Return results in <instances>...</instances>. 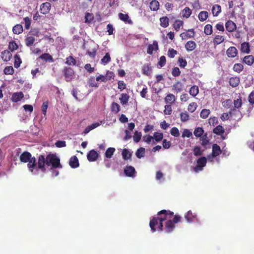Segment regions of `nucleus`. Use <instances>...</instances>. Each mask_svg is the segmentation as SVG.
Wrapping results in <instances>:
<instances>
[{
  "mask_svg": "<svg viewBox=\"0 0 254 254\" xmlns=\"http://www.w3.org/2000/svg\"><path fill=\"white\" fill-rule=\"evenodd\" d=\"M203 133L204 130L200 127L196 128L193 131L194 135L197 137H201Z\"/></svg>",
  "mask_w": 254,
  "mask_h": 254,
  "instance_id": "obj_31",
  "label": "nucleus"
},
{
  "mask_svg": "<svg viewBox=\"0 0 254 254\" xmlns=\"http://www.w3.org/2000/svg\"><path fill=\"white\" fill-rule=\"evenodd\" d=\"M35 41V38L33 36H28L25 39L26 45L29 47L33 44Z\"/></svg>",
  "mask_w": 254,
  "mask_h": 254,
  "instance_id": "obj_41",
  "label": "nucleus"
},
{
  "mask_svg": "<svg viewBox=\"0 0 254 254\" xmlns=\"http://www.w3.org/2000/svg\"><path fill=\"white\" fill-rule=\"evenodd\" d=\"M226 30L229 32H233L236 29V24L231 20L228 21L225 24Z\"/></svg>",
  "mask_w": 254,
  "mask_h": 254,
  "instance_id": "obj_11",
  "label": "nucleus"
},
{
  "mask_svg": "<svg viewBox=\"0 0 254 254\" xmlns=\"http://www.w3.org/2000/svg\"><path fill=\"white\" fill-rule=\"evenodd\" d=\"M229 114L234 118V119L237 121H240L242 118L243 115L241 112L239 110H237L235 109H233L230 110Z\"/></svg>",
  "mask_w": 254,
  "mask_h": 254,
  "instance_id": "obj_6",
  "label": "nucleus"
},
{
  "mask_svg": "<svg viewBox=\"0 0 254 254\" xmlns=\"http://www.w3.org/2000/svg\"><path fill=\"white\" fill-rule=\"evenodd\" d=\"M163 133L155 132L153 135V138H154L156 142L161 141L163 138Z\"/></svg>",
  "mask_w": 254,
  "mask_h": 254,
  "instance_id": "obj_50",
  "label": "nucleus"
},
{
  "mask_svg": "<svg viewBox=\"0 0 254 254\" xmlns=\"http://www.w3.org/2000/svg\"><path fill=\"white\" fill-rule=\"evenodd\" d=\"M69 165L72 168H75L79 166L78 160H69Z\"/></svg>",
  "mask_w": 254,
  "mask_h": 254,
  "instance_id": "obj_52",
  "label": "nucleus"
},
{
  "mask_svg": "<svg viewBox=\"0 0 254 254\" xmlns=\"http://www.w3.org/2000/svg\"><path fill=\"white\" fill-rule=\"evenodd\" d=\"M187 51H192L196 48V44L194 41H189L185 45Z\"/></svg>",
  "mask_w": 254,
  "mask_h": 254,
  "instance_id": "obj_15",
  "label": "nucleus"
},
{
  "mask_svg": "<svg viewBox=\"0 0 254 254\" xmlns=\"http://www.w3.org/2000/svg\"><path fill=\"white\" fill-rule=\"evenodd\" d=\"M14 66L15 68H18L20 66V64L22 63L21 60L20 58V56L17 54H16L14 57Z\"/></svg>",
  "mask_w": 254,
  "mask_h": 254,
  "instance_id": "obj_34",
  "label": "nucleus"
},
{
  "mask_svg": "<svg viewBox=\"0 0 254 254\" xmlns=\"http://www.w3.org/2000/svg\"><path fill=\"white\" fill-rule=\"evenodd\" d=\"M20 160L22 162H28V167L33 172V169H41L42 171L45 170V165L48 166H51V169L61 167L60 164V160Z\"/></svg>",
  "mask_w": 254,
  "mask_h": 254,
  "instance_id": "obj_2",
  "label": "nucleus"
},
{
  "mask_svg": "<svg viewBox=\"0 0 254 254\" xmlns=\"http://www.w3.org/2000/svg\"><path fill=\"white\" fill-rule=\"evenodd\" d=\"M182 217L169 210L163 209L158 212L157 215L150 220L149 226L151 231L154 232L156 228L165 233H169L173 232L175 228V224L181 221Z\"/></svg>",
  "mask_w": 254,
  "mask_h": 254,
  "instance_id": "obj_1",
  "label": "nucleus"
},
{
  "mask_svg": "<svg viewBox=\"0 0 254 254\" xmlns=\"http://www.w3.org/2000/svg\"><path fill=\"white\" fill-rule=\"evenodd\" d=\"M160 25L166 28L169 25V18L167 16H164L161 17L160 18Z\"/></svg>",
  "mask_w": 254,
  "mask_h": 254,
  "instance_id": "obj_26",
  "label": "nucleus"
},
{
  "mask_svg": "<svg viewBox=\"0 0 254 254\" xmlns=\"http://www.w3.org/2000/svg\"><path fill=\"white\" fill-rule=\"evenodd\" d=\"M87 82L91 87H98L99 86L98 83L95 82L94 77H90L88 80Z\"/></svg>",
  "mask_w": 254,
  "mask_h": 254,
  "instance_id": "obj_37",
  "label": "nucleus"
},
{
  "mask_svg": "<svg viewBox=\"0 0 254 254\" xmlns=\"http://www.w3.org/2000/svg\"><path fill=\"white\" fill-rule=\"evenodd\" d=\"M115 151V148L113 147H110L108 148L105 152V156L107 158H110L114 152Z\"/></svg>",
  "mask_w": 254,
  "mask_h": 254,
  "instance_id": "obj_44",
  "label": "nucleus"
},
{
  "mask_svg": "<svg viewBox=\"0 0 254 254\" xmlns=\"http://www.w3.org/2000/svg\"><path fill=\"white\" fill-rule=\"evenodd\" d=\"M12 31L14 34H19L23 31V27L21 24H16L13 27Z\"/></svg>",
  "mask_w": 254,
  "mask_h": 254,
  "instance_id": "obj_24",
  "label": "nucleus"
},
{
  "mask_svg": "<svg viewBox=\"0 0 254 254\" xmlns=\"http://www.w3.org/2000/svg\"><path fill=\"white\" fill-rule=\"evenodd\" d=\"M132 152L127 149H124L123 150L122 154L123 159H130L131 157Z\"/></svg>",
  "mask_w": 254,
  "mask_h": 254,
  "instance_id": "obj_27",
  "label": "nucleus"
},
{
  "mask_svg": "<svg viewBox=\"0 0 254 254\" xmlns=\"http://www.w3.org/2000/svg\"><path fill=\"white\" fill-rule=\"evenodd\" d=\"M24 97V95L22 92H16L14 93L12 95V101L14 102H17L20 101Z\"/></svg>",
  "mask_w": 254,
  "mask_h": 254,
  "instance_id": "obj_14",
  "label": "nucleus"
},
{
  "mask_svg": "<svg viewBox=\"0 0 254 254\" xmlns=\"http://www.w3.org/2000/svg\"><path fill=\"white\" fill-rule=\"evenodd\" d=\"M185 218L188 222H191L196 218V215L193 214L191 211H189L185 215Z\"/></svg>",
  "mask_w": 254,
  "mask_h": 254,
  "instance_id": "obj_17",
  "label": "nucleus"
},
{
  "mask_svg": "<svg viewBox=\"0 0 254 254\" xmlns=\"http://www.w3.org/2000/svg\"><path fill=\"white\" fill-rule=\"evenodd\" d=\"M226 54L229 58H235L238 54V51L236 47H230L227 49Z\"/></svg>",
  "mask_w": 254,
  "mask_h": 254,
  "instance_id": "obj_9",
  "label": "nucleus"
},
{
  "mask_svg": "<svg viewBox=\"0 0 254 254\" xmlns=\"http://www.w3.org/2000/svg\"><path fill=\"white\" fill-rule=\"evenodd\" d=\"M208 17V13L206 11H202L199 12L198 14V19L201 21H204Z\"/></svg>",
  "mask_w": 254,
  "mask_h": 254,
  "instance_id": "obj_28",
  "label": "nucleus"
},
{
  "mask_svg": "<svg viewBox=\"0 0 254 254\" xmlns=\"http://www.w3.org/2000/svg\"><path fill=\"white\" fill-rule=\"evenodd\" d=\"M197 105L196 103L192 102L188 106V110L189 112L193 113L196 109Z\"/></svg>",
  "mask_w": 254,
  "mask_h": 254,
  "instance_id": "obj_49",
  "label": "nucleus"
},
{
  "mask_svg": "<svg viewBox=\"0 0 254 254\" xmlns=\"http://www.w3.org/2000/svg\"><path fill=\"white\" fill-rule=\"evenodd\" d=\"M176 98L174 95L171 93L167 94L164 98L165 103L169 105L173 104L176 101Z\"/></svg>",
  "mask_w": 254,
  "mask_h": 254,
  "instance_id": "obj_8",
  "label": "nucleus"
},
{
  "mask_svg": "<svg viewBox=\"0 0 254 254\" xmlns=\"http://www.w3.org/2000/svg\"><path fill=\"white\" fill-rule=\"evenodd\" d=\"M243 62L246 64L251 65L254 62V57L252 55L245 56L243 59Z\"/></svg>",
  "mask_w": 254,
  "mask_h": 254,
  "instance_id": "obj_21",
  "label": "nucleus"
},
{
  "mask_svg": "<svg viewBox=\"0 0 254 254\" xmlns=\"http://www.w3.org/2000/svg\"><path fill=\"white\" fill-rule=\"evenodd\" d=\"M20 159H35L34 158H31V154L27 151L23 152L20 156Z\"/></svg>",
  "mask_w": 254,
  "mask_h": 254,
  "instance_id": "obj_57",
  "label": "nucleus"
},
{
  "mask_svg": "<svg viewBox=\"0 0 254 254\" xmlns=\"http://www.w3.org/2000/svg\"><path fill=\"white\" fill-rule=\"evenodd\" d=\"M180 73L181 71L178 67H175L173 68L172 74L174 76H178L180 75Z\"/></svg>",
  "mask_w": 254,
  "mask_h": 254,
  "instance_id": "obj_63",
  "label": "nucleus"
},
{
  "mask_svg": "<svg viewBox=\"0 0 254 254\" xmlns=\"http://www.w3.org/2000/svg\"><path fill=\"white\" fill-rule=\"evenodd\" d=\"M40 58L46 61H52V57L48 53H45L40 56Z\"/></svg>",
  "mask_w": 254,
  "mask_h": 254,
  "instance_id": "obj_46",
  "label": "nucleus"
},
{
  "mask_svg": "<svg viewBox=\"0 0 254 254\" xmlns=\"http://www.w3.org/2000/svg\"><path fill=\"white\" fill-rule=\"evenodd\" d=\"M145 149L143 147H140L135 152V155L138 158H141L144 156Z\"/></svg>",
  "mask_w": 254,
  "mask_h": 254,
  "instance_id": "obj_30",
  "label": "nucleus"
},
{
  "mask_svg": "<svg viewBox=\"0 0 254 254\" xmlns=\"http://www.w3.org/2000/svg\"><path fill=\"white\" fill-rule=\"evenodd\" d=\"M8 48L11 51H13L17 49L18 46L14 41H11L9 43Z\"/></svg>",
  "mask_w": 254,
  "mask_h": 254,
  "instance_id": "obj_56",
  "label": "nucleus"
},
{
  "mask_svg": "<svg viewBox=\"0 0 254 254\" xmlns=\"http://www.w3.org/2000/svg\"><path fill=\"white\" fill-rule=\"evenodd\" d=\"M51 6L50 3L48 2L42 4L40 8L41 13L44 14H47L50 10Z\"/></svg>",
  "mask_w": 254,
  "mask_h": 254,
  "instance_id": "obj_7",
  "label": "nucleus"
},
{
  "mask_svg": "<svg viewBox=\"0 0 254 254\" xmlns=\"http://www.w3.org/2000/svg\"><path fill=\"white\" fill-rule=\"evenodd\" d=\"M224 132V129L223 127L220 125L217 126L213 129V132L217 135H221L223 134Z\"/></svg>",
  "mask_w": 254,
  "mask_h": 254,
  "instance_id": "obj_35",
  "label": "nucleus"
},
{
  "mask_svg": "<svg viewBox=\"0 0 254 254\" xmlns=\"http://www.w3.org/2000/svg\"><path fill=\"white\" fill-rule=\"evenodd\" d=\"M249 102L251 104H254V91H252L249 96Z\"/></svg>",
  "mask_w": 254,
  "mask_h": 254,
  "instance_id": "obj_64",
  "label": "nucleus"
},
{
  "mask_svg": "<svg viewBox=\"0 0 254 254\" xmlns=\"http://www.w3.org/2000/svg\"><path fill=\"white\" fill-rule=\"evenodd\" d=\"M182 83L181 82L178 81L176 83L174 84L172 87V89L173 90H175L176 92V93H179L182 90Z\"/></svg>",
  "mask_w": 254,
  "mask_h": 254,
  "instance_id": "obj_25",
  "label": "nucleus"
},
{
  "mask_svg": "<svg viewBox=\"0 0 254 254\" xmlns=\"http://www.w3.org/2000/svg\"><path fill=\"white\" fill-rule=\"evenodd\" d=\"M5 74H12L14 72V69L12 66H8L5 67L3 71Z\"/></svg>",
  "mask_w": 254,
  "mask_h": 254,
  "instance_id": "obj_54",
  "label": "nucleus"
},
{
  "mask_svg": "<svg viewBox=\"0 0 254 254\" xmlns=\"http://www.w3.org/2000/svg\"><path fill=\"white\" fill-rule=\"evenodd\" d=\"M177 51L173 49H170L168 52V56L169 57L171 58H173L177 54Z\"/></svg>",
  "mask_w": 254,
  "mask_h": 254,
  "instance_id": "obj_62",
  "label": "nucleus"
},
{
  "mask_svg": "<svg viewBox=\"0 0 254 254\" xmlns=\"http://www.w3.org/2000/svg\"><path fill=\"white\" fill-rule=\"evenodd\" d=\"M191 14V10L189 7H185L183 11V16L186 18H188L190 16Z\"/></svg>",
  "mask_w": 254,
  "mask_h": 254,
  "instance_id": "obj_48",
  "label": "nucleus"
},
{
  "mask_svg": "<svg viewBox=\"0 0 254 254\" xmlns=\"http://www.w3.org/2000/svg\"><path fill=\"white\" fill-rule=\"evenodd\" d=\"M210 111L208 109H203L200 114V116L202 119H206L210 114Z\"/></svg>",
  "mask_w": 254,
  "mask_h": 254,
  "instance_id": "obj_45",
  "label": "nucleus"
},
{
  "mask_svg": "<svg viewBox=\"0 0 254 254\" xmlns=\"http://www.w3.org/2000/svg\"><path fill=\"white\" fill-rule=\"evenodd\" d=\"M243 68V65L241 64H235L233 66V70L238 73L241 72Z\"/></svg>",
  "mask_w": 254,
  "mask_h": 254,
  "instance_id": "obj_43",
  "label": "nucleus"
},
{
  "mask_svg": "<svg viewBox=\"0 0 254 254\" xmlns=\"http://www.w3.org/2000/svg\"><path fill=\"white\" fill-rule=\"evenodd\" d=\"M25 23V27L26 29H29L31 25V19L28 17H26L24 18Z\"/></svg>",
  "mask_w": 254,
  "mask_h": 254,
  "instance_id": "obj_61",
  "label": "nucleus"
},
{
  "mask_svg": "<svg viewBox=\"0 0 254 254\" xmlns=\"http://www.w3.org/2000/svg\"><path fill=\"white\" fill-rule=\"evenodd\" d=\"M240 83V78L238 77L230 78L229 80L230 85L233 87H237Z\"/></svg>",
  "mask_w": 254,
  "mask_h": 254,
  "instance_id": "obj_19",
  "label": "nucleus"
},
{
  "mask_svg": "<svg viewBox=\"0 0 254 254\" xmlns=\"http://www.w3.org/2000/svg\"><path fill=\"white\" fill-rule=\"evenodd\" d=\"M247 145L254 152V134H252V138L248 141Z\"/></svg>",
  "mask_w": 254,
  "mask_h": 254,
  "instance_id": "obj_38",
  "label": "nucleus"
},
{
  "mask_svg": "<svg viewBox=\"0 0 254 254\" xmlns=\"http://www.w3.org/2000/svg\"><path fill=\"white\" fill-rule=\"evenodd\" d=\"M64 73L66 81H70L74 77V71L70 67H65Z\"/></svg>",
  "mask_w": 254,
  "mask_h": 254,
  "instance_id": "obj_3",
  "label": "nucleus"
},
{
  "mask_svg": "<svg viewBox=\"0 0 254 254\" xmlns=\"http://www.w3.org/2000/svg\"><path fill=\"white\" fill-rule=\"evenodd\" d=\"M158 49V45L156 41H153V44H149L148 47L147 53L149 55H152L154 51H157Z\"/></svg>",
  "mask_w": 254,
  "mask_h": 254,
  "instance_id": "obj_10",
  "label": "nucleus"
},
{
  "mask_svg": "<svg viewBox=\"0 0 254 254\" xmlns=\"http://www.w3.org/2000/svg\"><path fill=\"white\" fill-rule=\"evenodd\" d=\"M204 32L206 35H209L212 33V26L210 24H207L204 28Z\"/></svg>",
  "mask_w": 254,
  "mask_h": 254,
  "instance_id": "obj_42",
  "label": "nucleus"
},
{
  "mask_svg": "<svg viewBox=\"0 0 254 254\" xmlns=\"http://www.w3.org/2000/svg\"><path fill=\"white\" fill-rule=\"evenodd\" d=\"M170 133L175 137H178L180 135L179 129L176 127H174L171 129Z\"/></svg>",
  "mask_w": 254,
  "mask_h": 254,
  "instance_id": "obj_60",
  "label": "nucleus"
},
{
  "mask_svg": "<svg viewBox=\"0 0 254 254\" xmlns=\"http://www.w3.org/2000/svg\"><path fill=\"white\" fill-rule=\"evenodd\" d=\"M221 11V7L218 4H215L212 8V12L214 16H217Z\"/></svg>",
  "mask_w": 254,
  "mask_h": 254,
  "instance_id": "obj_20",
  "label": "nucleus"
},
{
  "mask_svg": "<svg viewBox=\"0 0 254 254\" xmlns=\"http://www.w3.org/2000/svg\"><path fill=\"white\" fill-rule=\"evenodd\" d=\"M151 69V67L148 64H144L142 68L143 73L147 75L150 74Z\"/></svg>",
  "mask_w": 254,
  "mask_h": 254,
  "instance_id": "obj_39",
  "label": "nucleus"
},
{
  "mask_svg": "<svg viewBox=\"0 0 254 254\" xmlns=\"http://www.w3.org/2000/svg\"><path fill=\"white\" fill-rule=\"evenodd\" d=\"M119 17L121 20L123 21L124 22L127 23L129 24H132V20L129 18V16L127 14L120 13L119 14Z\"/></svg>",
  "mask_w": 254,
  "mask_h": 254,
  "instance_id": "obj_13",
  "label": "nucleus"
},
{
  "mask_svg": "<svg viewBox=\"0 0 254 254\" xmlns=\"http://www.w3.org/2000/svg\"><path fill=\"white\" fill-rule=\"evenodd\" d=\"M183 22L182 20H176L174 24V28L176 31H178L181 26L183 25Z\"/></svg>",
  "mask_w": 254,
  "mask_h": 254,
  "instance_id": "obj_55",
  "label": "nucleus"
},
{
  "mask_svg": "<svg viewBox=\"0 0 254 254\" xmlns=\"http://www.w3.org/2000/svg\"><path fill=\"white\" fill-rule=\"evenodd\" d=\"M12 57L11 53L8 50H4L1 53V58L4 62L9 61Z\"/></svg>",
  "mask_w": 254,
  "mask_h": 254,
  "instance_id": "obj_12",
  "label": "nucleus"
},
{
  "mask_svg": "<svg viewBox=\"0 0 254 254\" xmlns=\"http://www.w3.org/2000/svg\"><path fill=\"white\" fill-rule=\"evenodd\" d=\"M124 173L125 175L128 177L133 178L135 177V174L136 173L134 168L131 166H127L124 169Z\"/></svg>",
  "mask_w": 254,
  "mask_h": 254,
  "instance_id": "obj_4",
  "label": "nucleus"
},
{
  "mask_svg": "<svg viewBox=\"0 0 254 254\" xmlns=\"http://www.w3.org/2000/svg\"><path fill=\"white\" fill-rule=\"evenodd\" d=\"M207 160H197V165L193 167V171L197 173L202 170L205 166Z\"/></svg>",
  "mask_w": 254,
  "mask_h": 254,
  "instance_id": "obj_5",
  "label": "nucleus"
},
{
  "mask_svg": "<svg viewBox=\"0 0 254 254\" xmlns=\"http://www.w3.org/2000/svg\"><path fill=\"white\" fill-rule=\"evenodd\" d=\"M241 50L246 53H249L250 46L248 43L244 42L241 44Z\"/></svg>",
  "mask_w": 254,
  "mask_h": 254,
  "instance_id": "obj_40",
  "label": "nucleus"
},
{
  "mask_svg": "<svg viewBox=\"0 0 254 254\" xmlns=\"http://www.w3.org/2000/svg\"><path fill=\"white\" fill-rule=\"evenodd\" d=\"M65 63L68 65H75L76 61L71 56H69L66 58Z\"/></svg>",
  "mask_w": 254,
  "mask_h": 254,
  "instance_id": "obj_58",
  "label": "nucleus"
},
{
  "mask_svg": "<svg viewBox=\"0 0 254 254\" xmlns=\"http://www.w3.org/2000/svg\"><path fill=\"white\" fill-rule=\"evenodd\" d=\"M199 89L198 86L194 85L190 87L189 93L193 97L196 96L198 93Z\"/></svg>",
  "mask_w": 254,
  "mask_h": 254,
  "instance_id": "obj_29",
  "label": "nucleus"
},
{
  "mask_svg": "<svg viewBox=\"0 0 254 254\" xmlns=\"http://www.w3.org/2000/svg\"><path fill=\"white\" fill-rule=\"evenodd\" d=\"M221 152L220 147L217 144H214L212 146V155L214 157H216Z\"/></svg>",
  "mask_w": 254,
  "mask_h": 254,
  "instance_id": "obj_18",
  "label": "nucleus"
},
{
  "mask_svg": "<svg viewBox=\"0 0 254 254\" xmlns=\"http://www.w3.org/2000/svg\"><path fill=\"white\" fill-rule=\"evenodd\" d=\"M200 137V140L201 141V145L205 147L209 143V140L208 139L207 134L205 133Z\"/></svg>",
  "mask_w": 254,
  "mask_h": 254,
  "instance_id": "obj_32",
  "label": "nucleus"
},
{
  "mask_svg": "<svg viewBox=\"0 0 254 254\" xmlns=\"http://www.w3.org/2000/svg\"><path fill=\"white\" fill-rule=\"evenodd\" d=\"M111 58L109 53H106L105 55L101 60V63L103 65H106L110 62Z\"/></svg>",
  "mask_w": 254,
  "mask_h": 254,
  "instance_id": "obj_23",
  "label": "nucleus"
},
{
  "mask_svg": "<svg viewBox=\"0 0 254 254\" xmlns=\"http://www.w3.org/2000/svg\"><path fill=\"white\" fill-rule=\"evenodd\" d=\"M99 154L94 150H91L87 154V159H98Z\"/></svg>",
  "mask_w": 254,
  "mask_h": 254,
  "instance_id": "obj_33",
  "label": "nucleus"
},
{
  "mask_svg": "<svg viewBox=\"0 0 254 254\" xmlns=\"http://www.w3.org/2000/svg\"><path fill=\"white\" fill-rule=\"evenodd\" d=\"M224 41V38L221 35H216L214 39V43L218 45L222 43Z\"/></svg>",
  "mask_w": 254,
  "mask_h": 254,
  "instance_id": "obj_36",
  "label": "nucleus"
},
{
  "mask_svg": "<svg viewBox=\"0 0 254 254\" xmlns=\"http://www.w3.org/2000/svg\"><path fill=\"white\" fill-rule=\"evenodd\" d=\"M150 8L152 11H157L159 8V2L156 0H152L149 4Z\"/></svg>",
  "mask_w": 254,
  "mask_h": 254,
  "instance_id": "obj_16",
  "label": "nucleus"
},
{
  "mask_svg": "<svg viewBox=\"0 0 254 254\" xmlns=\"http://www.w3.org/2000/svg\"><path fill=\"white\" fill-rule=\"evenodd\" d=\"M141 133L140 132H138L137 131H136L134 135L133 136V140L135 142H138L139 141V140L141 139Z\"/></svg>",
  "mask_w": 254,
  "mask_h": 254,
  "instance_id": "obj_47",
  "label": "nucleus"
},
{
  "mask_svg": "<svg viewBox=\"0 0 254 254\" xmlns=\"http://www.w3.org/2000/svg\"><path fill=\"white\" fill-rule=\"evenodd\" d=\"M172 108L171 105H166L165 106V110H164V113L165 115H169L172 113Z\"/></svg>",
  "mask_w": 254,
  "mask_h": 254,
  "instance_id": "obj_59",
  "label": "nucleus"
},
{
  "mask_svg": "<svg viewBox=\"0 0 254 254\" xmlns=\"http://www.w3.org/2000/svg\"><path fill=\"white\" fill-rule=\"evenodd\" d=\"M129 98V96L127 94L122 93L120 98L121 103L122 105L126 104L128 102Z\"/></svg>",
  "mask_w": 254,
  "mask_h": 254,
  "instance_id": "obj_22",
  "label": "nucleus"
},
{
  "mask_svg": "<svg viewBox=\"0 0 254 254\" xmlns=\"http://www.w3.org/2000/svg\"><path fill=\"white\" fill-rule=\"evenodd\" d=\"M180 118L182 122H185L189 120V115L186 112L181 113L180 114Z\"/></svg>",
  "mask_w": 254,
  "mask_h": 254,
  "instance_id": "obj_51",
  "label": "nucleus"
},
{
  "mask_svg": "<svg viewBox=\"0 0 254 254\" xmlns=\"http://www.w3.org/2000/svg\"><path fill=\"white\" fill-rule=\"evenodd\" d=\"M242 105V101L241 98L234 100V105L236 109H239Z\"/></svg>",
  "mask_w": 254,
  "mask_h": 254,
  "instance_id": "obj_53",
  "label": "nucleus"
}]
</instances>
